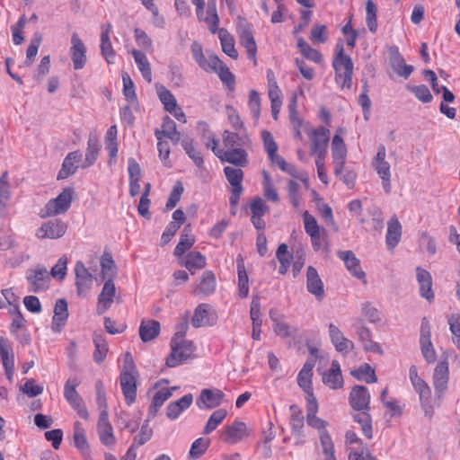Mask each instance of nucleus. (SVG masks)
<instances>
[{
	"label": "nucleus",
	"mask_w": 460,
	"mask_h": 460,
	"mask_svg": "<svg viewBox=\"0 0 460 460\" xmlns=\"http://www.w3.org/2000/svg\"><path fill=\"white\" fill-rule=\"evenodd\" d=\"M336 48L338 51L332 59V67L335 71V82L342 89H350L354 68L352 59L349 55L344 54L342 43H338Z\"/></svg>",
	"instance_id": "1"
},
{
	"label": "nucleus",
	"mask_w": 460,
	"mask_h": 460,
	"mask_svg": "<svg viewBox=\"0 0 460 460\" xmlns=\"http://www.w3.org/2000/svg\"><path fill=\"white\" fill-rule=\"evenodd\" d=\"M75 199V189L65 188L55 199H49L40 209L39 216L41 218L65 214L71 207Z\"/></svg>",
	"instance_id": "2"
},
{
	"label": "nucleus",
	"mask_w": 460,
	"mask_h": 460,
	"mask_svg": "<svg viewBox=\"0 0 460 460\" xmlns=\"http://www.w3.org/2000/svg\"><path fill=\"white\" fill-rule=\"evenodd\" d=\"M196 347L191 341L176 339L171 341V353L166 358V366L175 367L191 358Z\"/></svg>",
	"instance_id": "3"
},
{
	"label": "nucleus",
	"mask_w": 460,
	"mask_h": 460,
	"mask_svg": "<svg viewBox=\"0 0 460 460\" xmlns=\"http://www.w3.org/2000/svg\"><path fill=\"white\" fill-rule=\"evenodd\" d=\"M225 176L231 185L230 198L229 203L231 207V213L233 215L235 214L236 206L239 203L240 197L243 191V187L242 185L243 180V171L240 167H232L226 166L224 168Z\"/></svg>",
	"instance_id": "4"
},
{
	"label": "nucleus",
	"mask_w": 460,
	"mask_h": 460,
	"mask_svg": "<svg viewBox=\"0 0 460 460\" xmlns=\"http://www.w3.org/2000/svg\"><path fill=\"white\" fill-rule=\"evenodd\" d=\"M79 384L80 382L76 378L67 379L64 385V397L82 419L88 420L89 413L84 402L76 391Z\"/></svg>",
	"instance_id": "5"
},
{
	"label": "nucleus",
	"mask_w": 460,
	"mask_h": 460,
	"mask_svg": "<svg viewBox=\"0 0 460 460\" xmlns=\"http://www.w3.org/2000/svg\"><path fill=\"white\" fill-rule=\"evenodd\" d=\"M236 31L239 35L240 44L245 48L248 58L252 60L253 64H257L256 53L257 45L252 31L251 24L243 17H238Z\"/></svg>",
	"instance_id": "6"
},
{
	"label": "nucleus",
	"mask_w": 460,
	"mask_h": 460,
	"mask_svg": "<svg viewBox=\"0 0 460 460\" xmlns=\"http://www.w3.org/2000/svg\"><path fill=\"white\" fill-rule=\"evenodd\" d=\"M386 150L384 145H379L377 153L372 161V166L382 180V186L385 193L389 194L392 190L391 186V170L390 164L385 160Z\"/></svg>",
	"instance_id": "7"
},
{
	"label": "nucleus",
	"mask_w": 460,
	"mask_h": 460,
	"mask_svg": "<svg viewBox=\"0 0 460 460\" xmlns=\"http://www.w3.org/2000/svg\"><path fill=\"white\" fill-rule=\"evenodd\" d=\"M196 6L197 18L200 22H206L211 33H216L219 24V16L217 11V0H208L207 16L204 15L205 0H191Z\"/></svg>",
	"instance_id": "8"
},
{
	"label": "nucleus",
	"mask_w": 460,
	"mask_h": 460,
	"mask_svg": "<svg viewBox=\"0 0 460 460\" xmlns=\"http://www.w3.org/2000/svg\"><path fill=\"white\" fill-rule=\"evenodd\" d=\"M26 279L29 283V291L39 293L48 289L50 277L45 267L38 265L34 269L28 270Z\"/></svg>",
	"instance_id": "9"
},
{
	"label": "nucleus",
	"mask_w": 460,
	"mask_h": 460,
	"mask_svg": "<svg viewBox=\"0 0 460 460\" xmlns=\"http://www.w3.org/2000/svg\"><path fill=\"white\" fill-rule=\"evenodd\" d=\"M308 136L311 141V155H315L316 156L320 157L325 156L330 140L329 129L322 126L311 130Z\"/></svg>",
	"instance_id": "10"
},
{
	"label": "nucleus",
	"mask_w": 460,
	"mask_h": 460,
	"mask_svg": "<svg viewBox=\"0 0 460 460\" xmlns=\"http://www.w3.org/2000/svg\"><path fill=\"white\" fill-rule=\"evenodd\" d=\"M217 311L208 304H199L194 310L191 324L194 328L214 326L217 322Z\"/></svg>",
	"instance_id": "11"
},
{
	"label": "nucleus",
	"mask_w": 460,
	"mask_h": 460,
	"mask_svg": "<svg viewBox=\"0 0 460 460\" xmlns=\"http://www.w3.org/2000/svg\"><path fill=\"white\" fill-rule=\"evenodd\" d=\"M67 229V225L58 218L44 222L35 233L39 239H58L62 237Z\"/></svg>",
	"instance_id": "12"
},
{
	"label": "nucleus",
	"mask_w": 460,
	"mask_h": 460,
	"mask_svg": "<svg viewBox=\"0 0 460 460\" xmlns=\"http://www.w3.org/2000/svg\"><path fill=\"white\" fill-rule=\"evenodd\" d=\"M449 380V367L447 359L440 361L435 367L433 373V385L438 401H441L447 390Z\"/></svg>",
	"instance_id": "13"
},
{
	"label": "nucleus",
	"mask_w": 460,
	"mask_h": 460,
	"mask_svg": "<svg viewBox=\"0 0 460 460\" xmlns=\"http://www.w3.org/2000/svg\"><path fill=\"white\" fill-rule=\"evenodd\" d=\"M414 390L419 394L424 415L430 420L434 415V409L440 406L441 401H438L437 396L433 398L431 389L427 383L415 387Z\"/></svg>",
	"instance_id": "14"
},
{
	"label": "nucleus",
	"mask_w": 460,
	"mask_h": 460,
	"mask_svg": "<svg viewBox=\"0 0 460 460\" xmlns=\"http://www.w3.org/2000/svg\"><path fill=\"white\" fill-rule=\"evenodd\" d=\"M217 156L222 163H228L235 167H246L249 164L248 153L243 147H232L220 150Z\"/></svg>",
	"instance_id": "15"
},
{
	"label": "nucleus",
	"mask_w": 460,
	"mask_h": 460,
	"mask_svg": "<svg viewBox=\"0 0 460 460\" xmlns=\"http://www.w3.org/2000/svg\"><path fill=\"white\" fill-rule=\"evenodd\" d=\"M370 398L369 391L366 386L354 385L349 395V402L356 411H369Z\"/></svg>",
	"instance_id": "16"
},
{
	"label": "nucleus",
	"mask_w": 460,
	"mask_h": 460,
	"mask_svg": "<svg viewBox=\"0 0 460 460\" xmlns=\"http://www.w3.org/2000/svg\"><path fill=\"white\" fill-rule=\"evenodd\" d=\"M138 373L121 372L119 376V384L121 386L122 394L125 397V402L128 405L135 402L137 398V378Z\"/></svg>",
	"instance_id": "17"
},
{
	"label": "nucleus",
	"mask_w": 460,
	"mask_h": 460,
	"mask_svg": "<svg viewBox=\"0 0 460 460\" xmlns=\"http://www.w3.org/2000/svg\"><path fill=\"white\" fill-rule=\"evenodd\" d=\"M97 432L102 445L106 447L115 445L116 438L113 434L112 426L108 419V411H101L97 423Z\"/></svg>",
	"instance_id": "18"
},
{
	"label": "nucleus",
	"mask_w": 460,
	"mask_h": 460,
	"mask_svg": "<svg viewBox=\"0 0 460 460\" xmlns=\"http://www.w3.org/2000/svg\"><path fill=\"white\" fill-rule=\"evenodd\" d=\"M223 144L226 148H249L252 146V140L247 133V129L234 131L225 130L223 133Z\"/></svg>",
	"instance_id": "19"
},
{
	"label": "nucleus",
	"mask_w": 460,
	"mask_h": 460,
	"mask_svg": "<svg viewBox=\"0 0 460 460\" xmlns=\"http://www.w3.org/2000/svg\"><path fill=\"white\" fill-rule=\"evenodd\" d=\"M248 436L249 431L246 424L239 420H235L231 425H227L222 433L223 440L230 445L236 444Z\"/></svg>",
	"instance_id": "20"
},
{
	"label": "nucleus",
	"mask_w": 460,
	"mask_h": 460,
	"mask_svg": "<svg viewBox=\"0 0 460 460\" xmlns=\"http://www.w3.org/2000/svg\"><path fill=\"white\" fill-rule=\"evenodd\" d=\"M70 55L75 70L82 69L86 63V48L77 32L71 36Z\"/></svg>",
	"instance_id": "21"
},
{
	"label": "nucleus",
	"mask_w": 460,
	"mask_h": 460,
	"mask_svg": "<svg viewBox=\"0 0 460 460\" xmlns=\"http://www.w3.org/2000/svg\"><path fill=\"white\" fill-rule=\"evenodd\" d=\"M337 256L344 261L349 273L367 284L366 273L360 267V261L352 251H338Z\"/></svg>",
	"instance_id": "22"
},
{
	"label": "nucleus",
	"mask_w": 460,
	"mask_h": 460,
	"mask_svg": "<svg viewBox=\"0 0 460 460\" xmlns=\"http://www.w3.org/2000/svg\"><path fill=\"white\" fill-rule=\"evenodd\" d=\"M329 336L335 349L344 355L355 348L354 342L345 338L341 331L333 323L329 324Z\"/></svg>",
	"instance_id": "23"
},
{
	"label": "nucleus",
	"mask_w": 460,
	"mask_h": 460,
	"mask_svg": "<svg viewBox=\"0 0 460 460\" xmlns=\"http://www.w3.org/2000/svg\"><path fill=\"white\" fill-rule=\"evenodd\" d=\"M250 209L252 212L251 221L257 230H264L266 223L263 216L270 212V208L267 206L261 198L256 197L250 203Z\"/></svg>",
	"instance_id": "24"
},
{
	"label": "nucleus",
	"mask_w": 460,
	"mask_h": 460,
	"mask_svg": "<svg viewBox=\"0 0 460 460\" xmlns=\"http://www.w3.org/2000/svg\"><path fill=\"white\" fill-rule=\"evenodd\" d=\"M223 398L224 393L220 390L203 389L196 404L199 409H213L221 404Z\"/></svg>",
	"instance_id": "25"
},
{
	"label": "nucleus",
	"mask_w": 460,
	"mask_h": 460,
	"mask_svg": "<svg viewBox=\"0 0 460 460\" xmlns=\"http://www.w3.org/2000/svg\"><path fill=\"white\" fill-rule=\"evenodd\" d=\"M216 277L211 270H205L199 279V282L195 285L192 294L194 296H208L216 290Z\"/></svg>",
	"instance_id": "26"
},
{
	"label": "nucleus",
	"mask_w": 460,
	"mask_h": 460,
	"mask_svg": "<svg viewBox=\"0 0 460 460\" xmlns=\"http://www.w3.org/2000/svg\"><path fill=\"white\" fill-rule=\"evenodd\" d=\"M113 280L114 279H106L103 288L98 296L97 313L99 314L105 313L111 307L113 302V297L116 293V287Z\"/></svg>",
	"instance_id": "27"
},
{
	"label": "nucleus",
	"mask_w": 460,
	"mask_h": 460,
	"mask_svg": "<svg viewBox=\"0 0 460 460\" xmlns=\"http://www.w3.org/2000/svg\"><path fill=\"white\" fill-rule=\"evenodd\" d=\"M67 302L64 298L58 299L54 307L51 329L54 332H59L65 326L68 318Z\"/></svg>",
	"instance_id": "28"
},
{
	"label": "nucleus",
	"mask_w": 460,
	"mask_h": 460,
	"mask_svg": "<svg viewBox=\"0 0 460 460\" xmlns=\"http://www.w3.org/2000/svg\"><path fill=\"white\" fill-rule=\"evenodd\" d=\"M306 288L309 293L315 296L318 300H322L324 296L323 283L320 279L317 270L313 266H309L306 271Z\"/></svg>",
	"instance_id": "29"
},
{
	"label": "nucleus",
	"mask_w": 460,
	"mask_h": 460,
	"mask_svg": "<svg viewBox=\"0 0 460 460\" xmlns=\"http://www.w3.org/2000/svg\"><path fill=\"white\" fill-rule=\"evenodd\" d=\"M82 154L80 151H74L67 154L62 163L61 169L58 173V180H64L72 176L77 170L76 163L81 161Z\"/></svg>",
	"instance_id": "30"
},
{
	"label": "nucleus",
	"mask_w": 460,
	"mask_h": 460,
	"mask_svg": "<svg viewBox=\"0 0 460 460\" xmlns=\"http://www.w3.org/2000/svg\"><path fill=\"white\" fill-rule=\"evenodd\" d=\"M416 272L417 280L420 285V295L429 302H431L434 299V293L432 291V278L430 273L420 267H417Z\"/></svg>",
	"instance_id": "31"
},
{
	"label": "nucleus",
	"mask_w": 460,
	"mask_h": 460,
	"mask_svg": "<svg viewBox=\"0 0 460 460\" xmlns=\"http://www.w3.org/2000/svg\"><path fill=\"white\" fill-rule=\"evenodd\" d=\"M356 332L366 351L383 354V349L379 344L372 341V334L369 328L364 324H358L356 326Z\"/></svg>",
	"instance_id": "32"
},
{
	"label": "nucleus",
	"mask_w": 460,
	"mask_h": 460,
	"mask_svg": "<svg viewBox=\"0 0 460 460\" xmlns=\"http://www.w3.org/2000/svg\"><path fill=\"white\" fill-rule=\"evenodd\" d=\"M193 402L191 394H187L179 400L172 402L166 408V416L170 420H176L181 413L187 410Z\"/></svg>",
	"instance_id": "33"
},
{
	"label": "nucleus",
	"mask_w": 460,
	"mask_h": 460,
	"mask_svg": "<svg viewBox=\"0 0 460 460\" xmlns=\"http://www.w3.org/2000/svg\"><path fill=\"white\" fill-rule=\"evenodd\" d=\"M75 272L76 278L75 285L77 292L78 294H82L83 292L89 289L90 284L93 281V276L82 261L76 262Z\"/></svg>",
	"instance_id": "34"
},
{
	"label": "nucleus",
	"mask_w": 460,
	"mask_h": 460,
	"mask_svg": "<svg viewBox=\"0 0 460 460\" xmlns=\"http://www.w3.org/2000/svg\"><path fill=\"white\" fill-rule=\"evenodd\" d=\"M402 236V226L395 216H393L387 223L385 243L389 249H394L400 242Z\"/></svg>",
	"instance_id": "35"
},
{
	"label": "nucleus",
	"mask_w": 460,
	"mask_h": 460,
	"mask_svg": "<svg viewBox=\"0 0 460 460\" xmlns=\"http://www.w3.org/2000/svg\"><path fill=\"white\" fill-rule=\"evenodd\" d=\"M237 274H238V291L241 298H245L249 293V279L244 266V261L242 255L236 258Z\"/></svg>",
	"instance_id": "36"
},
{
	"label": "nucleus",
	"mask_w": 460,
	"mask_h": 460,
	"mask_svg": "<svg viewBox=\"0 0 460 460\" xmlns=\"http://www.w3.org/2000/svg\"><path fill=\"white\" fill-rule=\"evenodd\" d=\"M176 389L177 387L175 386L171 388H163L155 394L148 411L149 417L154 418L156 415L160 407L172 395V391Z\"/></svg>",
	"instance_id": "37"
},
{
	"label": "nucleus",
	"mask_w": 460,
	"mask_h": 460,
	"mask_svg": "<svg viewBox=\"0 0 460 460\" xmlns=\"http://www.w3.org/2000/svg\"><path fill=\"white\" fill-rule=\"evenodd\" d=\"M191 274H194L198 270L203 269L206 266V258L201 252L197 251L190 252L181 262Z\"/></svg>",
	"instance_id": "38"
},
{
	"label": "nucleus",
	"mask_w": 460,
	"mask_h": 460,
	"mask_svg": "<svg viewBox=\"0 0 460 460\" xmlns=\"http://www.w3.org/2000/svg\"><path fill=\"white\" fill-rule=\"evenodd\" d=\"M290 411V420L289 425L292 430V433L301 438L303 437V428H304V416L302 410L296 404H292L289 407Z\"/></svg>",
	"instance_id": "39"
},
{
	"label": "nucleus",
	"mask_w": 460,
	"mask_h": 460,
	"mask_svg": "<svg viewBox=\"0 0 460 460\" xmlns=\"http://www.w3.org/2000/svg\"><path fill=\"white\" fill-rule=\"evenodd\" d=\"M131 54L134 58V60H135L137 66V68L141 72L143 78L146 82L151 83L152 82V69H151V65H150L146 54L137 49H133L131 51Z\"/></svg>",
	"instance_id": "40"
},
{
	"label": "nucleus",
	"mask_w": 460,
	"mask_h": 460,
	"mask_svg": "<svg viewBox=\"0 0 460 460\" xmlns=\"http://www.w3.org/2000/svg\"><path fill=\"white\" fill-rule=\"evenodd\" d=\"M160 332V323L155 320L142 321L139 336L144 342L154 340Z\"/></svg>",
	"instance_id": "41"
},
{
	"label": "nucleus",
	"mask_w": 460,
	"mask_h": 460,
	"mask_svg": "<svg viewBox=\"0 0 460 460\" xmlns=\"http://www.w3.org/2000/svg\"><path fill=\"white\" fill-rule=\"evenodd\" d=\"M391 66L398 75L402 76L405 79L408 78L414 70L412 66L406 65L404 63V59L400 55L397 49H395L394 54L391 57Z\"/></svg>",
	"instance_id": "42"
},
{
	"label": "nucleus",
	"mask_w": 460,
	"mask_h": 460,
	"mask_svg": "<svg viewBox=\"0 0 460 460\" xmlns=\"http://www.w3.org/2000/svg\"><path fill=\"white\" fill-rule=\"evenodd\" d=\"M102 278V279H114L117 275V267L112 256L104 252L101 257Z\"/></svg>",
	"instance_id": "43"
},
{
	"label": "nucleus",
	"mask_w": 460,
	"mask_h": 460,
	"mask_svg": "<svg viewBox=\"0 0 460 460\" xmlns=\"http://www.w3.org/2000/svg\"><path fill=\"white\" fill-rule=\"evenodd\" d=\"M74 443L76 448L83 454L88 453L90 450L89 444L87 442L85 430L81 422L75 421L74 423Z\"/></svg>",
	"instance_id": "44"
},
{
	"label": "nucleus",
	"mask_w": 460,
	"mask_h": 460,
	"mask_svg": "<svg viewBox=\"0 0 460 460\" xmlns=\"http://www.w3.org/2000/svg\"><path fill=\"white\" fill-rule=\"evenodd\" d=\"M353 420L361 426L362 433L367 438H372V418L369 411H359L352 415Z\"/></svg>",
	"instance_id": "45"
},
{
	"label": "nucleus",
	"mask_w": 460,
	"mask_h": 460,
	"mask_svg": "<svg viewBox=\"0 0 460 460\" xmlns=\"http://www.w3.org/2000/svg\"><path fill=\"white\" fill-rule=\"evenodd\" d=\"M219 40L222 46V50L233 59H236L238 58V52L234 48V40L230 33L225 30H219Z\"/></svg>",
	"instance_id": "46"
},
{
	"label": "nucleus",
	"mask_w": 460,
	"mask_h": 460,
	"mask_svg": "<svg viewBox=\"0 0 460 460\" xmlns=\"http://www.w3.org/2000/svg\"><path fill=\"white\" fill-rule=\"evenodd\" d=\"M93 344L95 347L93 358L94 362L100 364L102 363L107 355L108 352V344L105 341L104 336L102 333H94L93 334Z\"/></svg>",
	"instance_id": "47"
},
{
	"label": "nucleus",
	"mask_w": 460,
	"mask_h": 460,
	"mask_svg": "<svg viewBox=\"0 0 460 460\" xmlns=\"http://www.w3.org/2000/svg\"><path fill=\"white\" fill-rule=\"evenodd\" d=\"M276 257L280 263L279 272L282 275L286 274L293 261V255L288 252V247L286 243L279 245Z\"/></svg>",
	"instance_id": "48"
},
{
	"label": "nucleus",
	"mask_w": 460,
	"mask_h": 460,
	"mask_svg": "<svg viewBox=\"0 0 460 460\" xmlns=\"http://www.w3.org/2000/svg\"><path fill=\"white\" fill-rule=\"evenodd\" d=\"M181 144L186 154L193 161L196 166L202 168L204 165L203 156L201 152L195 148L193 140L190 138H184L181 140Z\"/></svg>",
	"instance_id": "49"
},
{
	"label": "nucleus",
	"mask_w": 460,
	"mask_h": 460,
	"mask_svg": "<svg viewBox=\"0 0 460 460\" xmlns=\"http://www.w3.org/2000/svg\"><path fill=\"white\" fill-rule=\"evenodd\" d=\"M123 93L130 105L137 108L138 106L137 97L135 91V85L128 73L122 75Z\"/></svg>",
	"instance_id": "50"
},
{
	"label": "nucleus",
	"mask_w": 460,
	"mask_h": 460,
	"mask_svg": "<svg viewBox=\"0 0 460 460\" xmlns=\"http://www.w3.org/2000/svg\"><path fill=\"white\" fill-rule=\"evenodd\" d=\"M99 151L100 145L98 143V140L94 137H89L87 142L85 158L83 164L81 165L82 168H87L93 165L97 159Z\"/></svg>",
	"instance_id": "51"
},
{
	"label": "nucleus",
	"mask_w": 460,
	"mask_h": 460,
	"mask_svg": "<svg viewBox=\"0 0 460 460\" xmlns=\"http://www.w3.org/2000/svg\"><path fill=\"white\" fill-rule=\"evenodd\" d=\"M227 416V411L226 409H218L215 411L208 418L204 429L203 434L208 435L214 431L217 426L226 419Z\"/></svg>",
	"instance_id": "52"
},
{
	"label": "nucleus",
	"mask_w": 460,
	"mask_h": 460,
	"mask_svg": "<svg viewBox=\"0 0 460 460\" xmlns=\"http://www.w3.org/2000/svg\"><path fill=\"white\" fill-rule=\"evenodd\" d=\"M351 375L358 380H365L367 384H373L377 381L375 370L367 363L353 370Z\"/></svg>",
	"instance_id": "53"
},
{
	"label": "nucleus",
	"mask_w": 460,
	"mask_h": 460,
	"mask_svg": "<svg viewBox=\"0 0 460 460\" xmlns=\"http://www.w3.org/2000/svg\"><path fill=\"white\" fill-rule=\"evenodd\" d=\"M377 8L372 0L366 2V23L368 30L375 33L377 30Z\"/></svg>",
	"instance_id": "54"
},
{
	"label": "nucleus",
	"mask_w": 460,
	"mask_h": 460,
	"mask_svg": "<svg viewBox=\"0 0 460 460\" xmlns=\"http://www.w3.org/2000/svg\"><path fill=\"white\" fill-rule=\"evenodd\" d=\"M177 128H176V123L173 119H172L169 116H165L163 119L162 123V129L161 130H155V135L157 138V140H162L163 137H165L167 138H172L171 136L172 134H176Z\"/></svg>",
	"instance_id": "55"
},
{
	"label": "nucleus",
	"mask_w": 460,
	"mask_h": 460,
	"mask_svg": "<svg viewBox=\"0 0 460 460\" xmlns=\"http://www.w3.org/2000/svg\"><path fill=\"white\" fill-rule=\"evenodd\" d=\"M273 331L276 335L280 336L281 338H296L298 332V328L283 321H279L276 324H273Z\"/></svg>",
	"instance_id": "56"
},
{
	"label": "nucleus",
	"mask_w": 460,
	"mask_h": 460,
	"mask_svg": "<svg viewBox=\"0 0 460 460\" xmlns=\"http://www.w3.org/2000/svg\"><path fill=\"white\" fill-rule=\"evenodd\" d=\"M157 93L166 111H172L175 110L177 102L173 94L169 90H167L164 86H160L157 88Z\"/></svg>",
	"instance_id": "57"
},
{
	"label": "nucleus",
	"mask_w": 460,
	"mask_h": 460,
	"mask_svg": "<svg viewBox=\"0 0 460 460\" xmlns=\"http://www.w3.org/2000/svg\"><path fill=\"white\" fill-rule=\"evenodd\" d=\"M197 64L206 72H217V66L221 64V60L216 55H208L207 58L205 55L201 56V58L195 60Z\"/></svg>",
	"instance_id": "58"
},
{
	"label": "nucleus",
	"mask_w": 460,
	"mask_h": 460,
	"mask_svg": "<svg viewBox=\"0 0 460 460\" xmlns=\"http://www.w3.org/2000/svg\"><path fill=\"white\" fill-rule=\"evenodd\" d=\"M42 40V35L40 32H35L33 38L31 39L30 45L27 49L26 52V65L30 66L36 57L39 48L40 46Z\"/></svg>",
	"instance_id": "59"
},
{
	"label": "nucleus",
	"mask_w": 460,
	"mask_h": 460,
	"mask_svg": "<svg viewBox=\"0 0 460 460\" xmlns=\"http://www.w3.org/2000/svg\"><path fill=\"white\" fill-rule=\"evenodd\" d=\"M406 88L414 93L415 97L422 102L423 103H428L432 101V94L430 93V91L425 84L420 85H410L407 84Z\"/></svg>",
	"instance_id": "60"
},
{
	"label": "nucleus",
	"mask_w": 460,
	"mask_h": 460,
	"mask_svg": "<svg viewBox=\"0 0 460 460\" xmlns=\"http://www.w3.org/2000/svg\"><path fill=\"white\" fill-rule=\"evenodd\" d=\"M195 243L194 235L181 234L180 241L177 243L173 254L175 257L182 256Z\"/></svg>",
	"instance_id": "61"
},
{
	"label": "nucleus",
	"mask_w": 460,
	"mask_h": 460,
	"mask_svg": "<svg viewBox=\"0 0 460 460\" xmlns=\"http://www.w3.org/2000/svg\"><path fill=\"white\" fill-rule=\"evenodd\" d=\"M209 441L202 438H197L191 445L189 457L191 459L199 458L208 448Z\"/></svg>",
	"instance_id": "62"
},
{
	"label": "nucleus",
	"mask_w": 460,
	"mask_h": 460,
	"mask_svg": "<svg viewBox=\"0 0 460 460\" xmlns=\"http://www.w3.org/2000/svg\"><path fill=\"white\" fill-rule=\"evenodd\" d=\"M220 80L231 90L234 88V75L229 70V68L221 61V64L217 66V72H216Z\"/></svg>",
	"instance_id": "63"
},
{
	"label": "nucleus",
	"mask_w": 460,
	"mask_h": 460,
	"mask_svg": "<svg viewBox=\"0 0 460 460\" xmlns=\"http://www.w3.org/2000/svg\"><path fill=\"white\" fill-rule=\"evenodd\" d=\"M323 382L331 389H338L342 387L343 378L341 373H334L329 370L323 376Z\"/></svg>",
	"instance_id": "64"
}]
</instances>
